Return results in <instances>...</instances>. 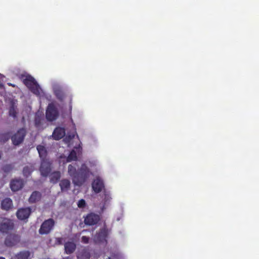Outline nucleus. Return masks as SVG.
<instances>
[{
    "label": "nucleus",
    "instance_id": "obj_1",
    "mask_svg": "<svg viewBox=\"0 0 259 259\" xmlns=\"http://www.w3.org/2000/svg\"><path fill=\"white\" fill-rule=\"evenodd\" d=\"M89 173L90 170L88 166L85 164H82L75 177L74 184L78 186L82 185L89 177Z\"/></svg>",
    "mask_w": 259,
    "mask_h": 259
},
{
    "label": "nucleus",
    "instance_id": "obj_2",
    "mask_svg": "<svg viewBox=\"0 0 259 259\" xmlns=\"http://www.w3.org/2000/svg\"><path fill=\"white\" fill-rule=\"evenodd\" d=\"M23 82L34 94L36 95L40 94L39 85L32 76L30 75L25 76Z\"/></svg>",
    "mask_w": 259,
    "mask_h": 259
},
{
    "label": "nucleus",
    "instance_id": "obj_3",
    "mask_svg": "<svg viewBox=\"0 0 259 259\" xmlns=\"http://www.w3.org/2000/svg\"><path fill=\"white\" fill-rule=\"evenodd\" d=\"M55 221L52 218L45 220L41 224L38 232L40 235H48L54 229Z\"/></svg>",
    "mask_w": 259,
    "mask_h": 259
},
{
    "label": "nucleus",
    "instance_id": "obj_4",
    "mask_svg": "<svg viewBox=\"0 0 259 259\" xmlns=\"http://www.w3.org/2000/svg\"><path fill=\"white\" fill-rule=\"evenodd\" d=\"M108 230L105 227L101 228L94 236V241L96 243L105 244L107 243V238L108 235Z\"/></svg>",
    "mask_w": 259,
    "mask_h": 259
},
{
    "label": "nucleus",
    "instance_id": "obj_5",
    "mask_svg": "<svg viewBox=\"0 0 259 259\" xmlns=\"http://www.w3.org/2000/svg\"><path fill=\"white\" fill-rule=\"evenodd\" d=\"M27 132L25 128L19 129L16 133L11 137L12 143L15 146H18L21 144L24 140Z\"/></svg>",
    "mask_w": 259,
    "mask_h": 259
},
{
    "label": "nucleus",
    "instance_id": "obj_6",
    "mask_svg": "<svg viewBox=\"0 0 259 259\" xmlns=\"http://www.w3.org/2000/svg\"><path fill=\"white\" fill-rule=\"evenodd\" d=\"M59 115L58 111L53 103L48 106L46 112V117L48 120L52 121L57 119Z\"/></svg>",
    "mask_w": 259,
    "mask_h": 259
},
{
    "label": "nucleus",
    "instance_id": "obj_7",
    "mask_svg": "<svg viewBox=\"0 0 259 259\" xmlns=\"http://www.w3.org/2000/svg\"><path fill=\"white\" fill-rule=\"evenodd\" d=\"M14 223L10 219L3 218L0 220V232L2 233H8L14 229Z\"/></svg>",
    "mask_w": 259,
    "mask_h": 259
},
{
    "label": "nucleus",
    "instance_id": "obj_8",
    "mask_svg": "<svg viewBox=\"0 0 259 259\" xmlns=\"http://www.w3.org/2000/svg\"><path fill=\"white\" fill-rule=\"evenodd\" d=\"M52 162L49 159H42L39 167L41 175L44 177H48L52 170Z\"/></svg>",
    "mask_w": 259,
    "mask_h": 259
},
{
    "label": "nucleus",
    "instance_id": "obj_9",
    "mask_svg": "<svg viewBox=\"0 0 259 259\" xmlns=\"http://www.w3.org/2000/svg\"><path fill=\"white\" fill-rule=\"evenodd\" d=\"M100 220V216L94 212L88 213L84 219V223L88 226L96 225Z\"/></svg>",
    "mask_w": 259,
    "mask_h": 259
},
{
    "label": "nucleus",
    "instance_id": "obj_10",
    "mask_svg": "<svg viewBox=\"0 0 259 259\" xmlns=\"http://www.w3.org/2000/svg\"><path fill=\"white\" fill-rule=\"evenodd\" d=\"M20 241V236L18 234H11L7 236L5 244L8 247H12L17 245Z\"/></svg>",
    "mask_w": 259,
    "mask_h": 259
},
{
    "label": "nucleus",
    "instance_id": "obj_11",
    "mask_svg": "<svg viewBox=\"0 0 259 259\" xmlns=\"http://www.w3.org/2000/svg\"><path fill=\"white\" fill-rule=\"evenodd\" d=\"M10 186L12 191L16 192L23 187L24 181L22 179H14L11 181Z\"/></svg>",
    "mask_w": 259,
    "mask_h": 259
},
{
    "label": "nucleus",
    "instance_id": "obj_12",
    "mask_svg": "<svg viewBox=\"0 0 259 259\" xmlns=\"http://www.w3.org/2000/svg\"><path fill=\"white\" fill-rule=\"evenodd\" d=\"M31 210L30 208H22L19 209L16 213L18 219L21 220L27 219L31 213Z\"/></svg>",
    "mask_w": 259,
    "mask_h": 259
},
{
    "label": "nucleus",
    "instance_id": "obj_13",
    "mask_svg": "<svg viewBox=\"0 0 259 259\" xmlns=\"http://www.w3.org/2000/svg\"><path fill=\"white\" fill-rule=\"evenodd\" d=\"M104 188V184L102 180L97 178L92 183V188L96 193H99Z\"/></svg>",
    "mask_w": 259,
    "mask_h": 259
},
{
    "label": "nucleus",
    "instance_id": "obj_14",
    "mask_svg": "<svg viewBox=\"0 0 259 259\" xmlns=\"http://www.w3.org/2000/svg\"><path fill=\"white\" fill-rule=\"evenodd\" d=\"M65 135V129L64 127H57L54 130L52 137L55 140H59L63 138Z\"/></svg>",
    "mask_w": 259,
    "mask_h": 259
},
{
    "label": "nucleus",
    "instance_id": "obj_15",
    "mask_svg": "<svg viewBox=\"0 0 259 259\" xmlns=\"http://www.w3.org/2000/svg\"><path fill=\"white\" fill-rule=\"evenodd\" d=\"M76 248V244L72 241H67L64 244V252L67 254L73 253Z\"/></svg>",
    "mask_w": 259,
    "mask_h": 259
},
{
    "label": "nucleus",
    "instance_id": "obj_16",
    "mask_svg": "<svg viewBox=\"0 0 259 259\" xmlns=\"http://www.w3.org/2000/svg\"><path fill=\"white\" fill-rule=\"evenodd\" d=\"M50 181L54 184H57L61 177V174L60 171H54L50 174Z\"/></svg>",
    "mask_w": 259,
    "mask_h": 259
},
{
    "label": "nucleus",
    "instance_id": "obj_17",
    "mask_svg": "<svg viewBox=\"0 0 259 259\" xmlns=\"http://www.w3.org/2000/svg\"><path fill=\"white\" fill-rule=\"evenodd\" d=\"M13 202L9 198L4 199L1 202V207L3 209L8 210L12 207Z\"/></svg>",
    "mask_w": 259,
    "mask_h": 259
},
{
    "label": "nucleus",
    "instance_id": "obj_18",
    "mask_svg": "<svg viewBox=\"0 0 259 259\" xmlns=\"http://www.w3.org/2000/svg\"><path fill=\"white\" fill-rule=\"evenodd\" d=\"M59 186L62 192L67 191L70 187V182L66 179H62L60 182Z\"/></svg>",
    "mask_w": 259,
    "mask_h": 259
},
{
    "label": "nucleus",
    "instance_id": "obj_19",
    "mask_svg": "<svg viewBox=\"0 0 259 259\" xmlns=\"http://www.w3.org/2000/svg\"><path fill=\"white\" fill-rule=\"evenodd\" d=\"M41 197V194L37 191H35L32 193L29 198V202L33 203L39 201Z\"/></svg>",
    "mask_w": 259,
    "mask_h": 259
},
{
    "label": "nucleus",
    "instance_id": "obj_20",
    "mask_svg": "<svg viewBox=\"0 0 259 259\" xmlns=\"http://www.w3.org/2000/svg\"><path fill=\"white\" fill-rule=\"evenodd\" d=\"M36 149L38 151L39 157L42 159H47L46 158L47 155V151L46 149V148L42 145H38L36 147Z\"/></svg>",
    "mask_w": 259,
    "mask_h": 259
},
{
    "label": "nucleus",
    "instance_id": "obj_21",
    "mask_svg": "<svg viewBox=\"0 0 259 259\" xmlns=\"http://www.w3.org/2000/svg\"><path fill=\"white\" fill-rule=\"evenodd\" d=\"M30 253L29 251H22L16 254L15 259H30Z\"/></svg>",
    "mask_w": 259,
    "mask_h": 259
},
{
    "label": "nucleus",
    "instance_id": "obj_22",
    "mask_svg": "<svg viewBox=\"0 0 259 259\" xmlns=\"http://www.w3.org/2000/svg\"><path fill=\"white\" fill-rule=\"evenodd\" d=\"M77 259H90L91 253L88 249H83L77 256Z\"/></svg>",
    "mask_w": 259,
    "mask_h": 259
},
{
    "label": "nucleus",
    "instance_id": "obj_23",
    "mask_svg": "<svg viewBox=\"0 0 259 259\" xmlns=\"http://www.w3.org/2000/svg\"><path fill=\"white\" fill-rule=\"evenodd\" d=\"M68 174L72 178L73 182H75V177L77 174L76 167L72 164H69L68 167Z\"/></svg>",
    "mask_w": 259,
    "mask_h": 259
},
{
    "label": "nucleus",
    "instance_id": "obj_24",
    "mask_svg": "<svg viewBox=\"0 0 259 259\" xmlns=\"http://www.w3.org/2000/svg\"><path fill=\"white\" fill-rule=\"evenodd\" d=\"M34 168L33 165H27L24 167L23 169V175L25 177H28L31 175V173L33 171Z\"/></svg>",
    "mask_w": 259,
    "mask_h": 259
},
{
    "label": "nucleus",
    "instance_id": "obj_25",
    "mask_svg": "<svg viewBox=\"0 0 259 259\" xmlns=\"http://www.w3.org/2000/svg\"><path fill=\"white\" fill-rule=\"evenodd\" d=\"M16 107L15 102L13 101L11 102L9 113V115L14 118H15L17 116V112L16 111Z\"/></svg>",
    "mask_w": 259,
    "mask_h": 259
},
{
    "label": "nucleus",
    "instance_id": "obj_26",
    "mask_svg": "<svg viewBox=\"0 0 259 259\" xmlns=\"http://www.w3.org/2000/svg\"><path fill=\"white\" fill-rule=\"evenodd\" d=\"M10 133L6 132L0 134V142L5 143L10 138Z\"/></svg>",
    "mask_w": 259,
    "mask_h": 259
},
{
    "label": "nucleus",
    "instance_id": "obj_27",
    "mask_svg": "<svg viewBox=\"0 0 259 259\" xmlns=\"http://www.w3.org/2000/svg\"><path fill=\"white\" fill-rule=\"evenodd\" d=\"M77 159L76 153L74 150H72L69 153V155L67 157L66 162H69L73 160H76Z\"/></svg>",
    "mask_w": 259,
    "mask_h": 259
},
{
    "label": "nucleus",
    "instance_id": "obj_28",
    "mask_svg": "<svg viewBox=\"0 0 259 259\" xmlns=\"http://www.w3.org/2000/svg\"><path fill=\"white\" fill-rule=\"evenodd\" d=\"M14 167V166L12 164H7L3 166L2 170L4 172L8 174L13 170Z\"/></svg>",
    "mask_w": 259,
    "mask_h": 259
},
{
    "label": "nucleus",
    "instance_id": "obj_29",
    "mask_svg": "<svg viewBox=\"0 0 259 259\" xmlns=\"http://www.w3.org/2000/svg\"><path fill=\"white\" fill-rule=\"evenodd\" d=\"M111 200V197L109 193L104 191V205L108 204Z\"/></svg>",
    "mask_w": 259,
    "mask_h": 259
},
{
    "label": "nucleus",
    "instance_id": "obj_30",
    "mask_svg": "<svg viewBox=\"0 0 259 259\" xmlns=\"http://www.w3.org/2000/svg\"><path fill=\"white\" fill-rule=\"evenodd\" d=\"M76 135V132L75 131V129H74L73 132L72 133L69 132L68 133L66 139H67L68 141H71L72 139H73Z\"/></svg>",
    "mask_w": 259,
    "mask_h": 259
},
{
    "label": "nucleus",
    "instance_id": "obj_31",
    "mask_svg": "<svg viewBox=\"0 0 259 259\" xmlns=\"http://www.w3.org/2000/svg\"><path fill=\"white\" fill-rule=\"evenodd\" d=\"M86 206L85 201L83 199H80L77 202V206L80 208H83Z\"/></svg>",
    "mask_w": 259,
    "mask_h": 259
},
{
    "label": "nucleus",
    "instance_id": "obj_32",
    "mask_svg": "<svg viewBox=\"0 0 259 259\" xmlns=\"http://www.w3.org/2000/svg\"><path fill=\"white\" fill-rule=\"evenodd\" d=\"M63 238L62 237L55 238V244L57 245H62L63 244Z\"/></svg>",
    "mask_w": 259,
    "mask_h": 259
},
{
    "label": "nucleus",
    "instance_id": "obj_33",
    "mask_svg": "<svg viewBox=\"0 0 259 259\" xmlns=\"http://www.w3.org/2000/svg\"><path fill=\"white\" fill-rule=\"evenodd\" d=\"M81 241L84 243H88L89 241V238L85 236H83L81 237Z\"/></svg>",
    "mask_w": 259,
    "mask_h": 259
},
{
    "label": "nucleus",
    "instance_id": "obj_34",
    "mask_svg": "<svg viewBox=\"0 0 259 259\" xmlns=\"http://www.w3.org/2000/svg\"><path fill=\"white\" fill-rule=\"evenodd\" d=\"M107 259H120V258L119 255L118 254H114L111 256L108 257Z\"/></svg>",
    "mask_w": 259,
    "mask_h": 259
},
{
    "label": "nucleus",
    "instance_id": "obj_35",
    "mask_svg": "<svg viewBox=\"0 0 259 259\" xmlns=\"http://www.w3.org/2000/svg\"><path fill=\"white\" fill-rule=\"evenodd\" d=\"M35 124L36 126H38L39 124V121H38V119L37 118L35 119Z\"/></svg>",
    "mask_w": 259,
    "mask_h": 259
},
{
    "label": "nucleus",
    "instance_id": "obj_36",
    "mask_svg": "<svg viewBox=\"0 0 259 259\" xmlns=\"http://www.w3.org/2000/svg\"><path fill=\"white\" fill-rule=\"evenodd\" d=\"M8 84L9 85V86H12V87H15V85L11 83H8Z\"/></svg>",
    "mask_w": 259,
    "mask_h": 259
},
{
    "label": "nucleus",
    "instance_id": "obj_37",
    "mask_svg": "<svg viewBox=\"0 0 259 259\" xmlns=\"http://www.w3.org/2000/svg\"><path fill=\"white\" fill-rule=\"evenodd\" d=\"M3 86H4V85H3V84H2V83H1V84H0V88L3 87Z\"/></svg>",
    "mask_w": 259,
    "mask_h": 259
},
{
    "label": "nucleus",
    "instance_id": "obj_38",
    "mask_svg": "<svg viewBox=\"0 0 259 259\" xmlns=\"http://www.w3.org/2000/svg\"><path fill=\"white\" fill-rule=\"evenodd\" d=\"M0 259H6V258L4 257H0Z\"/></svg>",
    "mask_w": 259,
    "mask_h": 259
}]
</instances>
